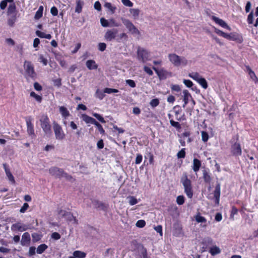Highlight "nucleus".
I'll list each match as a JSON object with an SVG mask.
<instances>
[{"instance_id":"obj_1","label":"nucleus","mask_w":258,"mask_h":258,"mask_svg":"<svg viewBox=\"0 0 258 258\" xmlns=\"http://www.w3.org/2000/svg\"><path fill=\"white\" fill-rule=\"evenodd\" d=\"M214 32L219 36L224 37L230 41H233L236 42L237 43H241L243 41V39L242 36L236 32H231L230 33H226L214 27Z\"/></svg>"},{"instance_id":"obj_2","label":"nucleus","mask_w":258,"mask_h":258,"mask_svg":"<svg viewBox=\"0 0 258 258\" xmlns=\"http://www.w3.org/2000/svg\"><path fill=\"white\" fill-rule=\"evenodd\" d=\"M180 182L184 187V192L187 197L191 199L193 196V189L191 181L188 178L187 174L186 172L183 173Z\"/></svg>"},{"instance_id":"obj_3","label":"nucleus","mask_w":258,"mask_h":258,"mask_svg":"<svg viewBox=\"0 0 258 258\" xmlns=\"http://www.w3.org/2000/svg\"><path fill=\"white\" fill-rule=\"evenodd\" d=\"M49 173L55 178H61L63 177L68 180L73 178V177L66 172L63 169L55 166L50 168Z\"/></svg>"},{"instance_id":"obj_4","label":"nucleus","mask_w":258,"mask_h":258,"mask_svg":"<svg viewBox=\"0 0 258 258\" xmlns=\"http://www.w3.org/2000/svg\"><path fill=\"white\" fill-rule=\"evenodd\" d=\"M40 126L46 135L50 136L52 134L50 120L47 114H43L40 118Z\"/></svg>"},{"instance_id":"obj_5","label":"nucleus","mask_w":258,"mask_h":258,"mask_svg":"<svg viewBox=\"0 0 258 258\" xmlns=\"http://www.w3.org/2000/svg\"><path fill=\"white\" fill-rule=\"evenodd\" d=\"M24 69L26 74V78H30L35 80L37 77V74L35 71L34 65L31 61L25 60L24 63Z\"/></svg>"},{"instance_id":"obj_6","label":"nucleus","mask_w":258,"mask_h":258,"mask_svg":"<svg viewBox=\"0 0 258 258\" xmlns=\"http://www.w3.org/2000/svg\"><path fill=\"white\" fill-rule=\"evenodd\" d=\"M168 58L170 61L175 67L186 66L187 64V60L184 57H180L175 53L169 54Z\"/></svg>"},{"instance_id":"obj_7","label":"nucleus","mask_w":258,"mask_h":258,"mask_svg":"<svg viewBox=\"0 0 258 258\" xmlns=\"http://www.w3.org/2000/svg\"><path fill=\"white\" fill-rule=\"evenodd\" d=\"M150 53L146 49L138 47L137 51V57L138 60L142 62L145 63L147 61L150 60Z\"/></svg>"},{"instance_id":"obj_8","label":"nucleus","mask_w":258,"mask_h":258,"mask_svg":"<svg viewBox=\"0 0 258 258\" xmlns=\"http://www.w3.org/2000/svg\"><path fill=\"white\" fill-rule=\"evenodd\" d=\"M53 128L56 140H63L64 139L66 135L62 127L57 122H54L53 123Z\"/></svg>"},{"instance_id":"obj_9","label":"nucleus","mask_w":258,"mask_h":258,"mask_svg":"<svg viewBox=\"0 0 258 258\" xmlns=\"http://www.w3.org/2000/svg\"><path fill=\"white\" fill-rule=\"evenodd\" d=\"M231 145L230 148L231 155L234 157H239L242 154V149L239 143L231 142Z\"/></svg>"},{"instance_id":"obj_10","label":"nucleus","mask_w":258,"mask_h":258,"mask_svg":"<svg viewBox=\"0 0 258 258\" xmlns=\"http://www.w3.org/2000/svg\"><path fill=\"white\" fill-rule=\"evenodd\" d=\"M123 24L128 29V31L132 34H140L139 30L136 27L133 23L128 19H124L122 20Z\"/></svg>"},{"instance_id":"obj_11","label":"nucleus","mask_w":258,"mask_h":258,"mask_svg":"<svg viewBox=\"0 0 258 258\" xmlns=\"http://www.w3.org/2000/svg\"><path fill=\"white\" fill-rule=\"evenodd\" d=\"M32 118L31 116H27L25 117V121L27 125V132L29 135L35 137L34 125L32 122Z\"/></svg>"},{"instance_id":"obj_12","label":"nucleus","mask_w":258,"mask_h":258,"mask_svg":"<svg viewBox=\"0 0 258 258\" xmlns=\"http://www.w3.org/2000/svg\"><path fill=\"white\" fill-rule=\"evenodd\" d=\"M118 33V30L116 29H112L108 30L104 35V39L107 41H111L114 39Z\"/></svg>"},{"instance_id":"obj_13","label":"nucleus","mask_w":258,"mask_h":258,"mask_svg":"<svg viewBox=\"0 0 258 258\" xmlns=\"http://www.w3.org/2000/svg\"><path fill=\"white\" fill-rule=\"evenodd\" d=\"M28 229V227L27 225L22 224L20 222H17L13 224L12 225L11 229L13 231H18L23 232L27 230Z\"/></svg>"},{"instance_id":"obj_14","label":"nucleus","mask_w":258,"mask_h":258,"mask_svg":"<svg viewBox=\"0 0 258 258\" xmlns=\"http://www.w3.org/2000/svg\"><path fill=\"white\" fill-rule=\"evenodd\" d=\"M211 19L222 28H225L228 30H231V28L229 27V26H228L227 24L222 19H221L215 16H212L211 17Z\"/></svg>"},{"instance_id":"obj_15","label":"nucleus","mask_w":258,"mask_h":258,"mask_svg":"<svg viewBox=\"0 0 258 258\" xmlns=\"http://www.w3.org/2000/svg\"><path fill=\"white\" fill-rule=\"evenodd\" d=\"M31 237L30 234L26 232L23 233L22 236L21 244L23 246H27L30 244Z\"/></svg>"},{"instance_id":"obj_16","label":"nucleus","mask_w":258,"mask_h":258,"mask_svg":"<svg viewBox=\"0 0 258 258\" xmlns=\"http://www.w3.org/2000/svg\"><path fill=\"white\" fill-rule=\"evenodd\" d=\"M214 197L215 199V203L219 204L220 201V197L221 194V187L219 184H217L214 191Z\"/></svg>"},{"instance_id":"obj_17","label":"nucleus","mask_w":258,"mask_h":258,"mask_svg":"<svg viewBox=\"0 0 258 258\" xmlns=\"http://www.w3.org/2000/svg\"><path fill=\"white\" fill-rule=\"evenodd\" d=\"M183 93V101L184 103L182 105L183 108H185L186 105L188 103L190 98H191V95L187 90H184Z\"/></svg>"},{"instance_id":"obj_18","label":"nucleus","mask_w":258,"mask_h":258,"mask_svg":"<svg viewBox=\"0 0 258 258\" xmlns=\"http://www.w3.org/2000/svg\"><path fill=\"white\" fill-rule=\"evenodd\" d=\"M202 172L204 182L207 183H209L212 180V177L209 169H205L203 170Z\"/></svg>"},{"instance_id":"obj_19","label":"nucleus","mask_w":258,"mask_h":258,"mask_svg":"<svg viewBox=\"0 0 258 258\" xmlns=\"http://www.w3.org/2000/svg\"><path fill=\"white\" fill-rule=\"evenodd\" d=\"M174 112L175 113L176 119L179 121H181L183 119L182 116H179V114H180L182 112V109L180 106L178 105L175 106L173 107Z\"/></svg>"},{"instance_id":"obj_20","label":"nucleus","mask_w":258,"mask_h":258,"mask_svg":"<svg viewBox=\"0 0 258 258\" xmlns=\"http://www.w3.org/2000/svg\"><path fill=\"white\" fill-rule=\"evenodd\" d=\"M3 165H4V168L5 169V170L6 174L7 176L8 177L9 180L13 184H15V178H14L13 174L11 173L9 168L7 167L6 164H4Z\"/></svg>"},{"instance_id":"obj_21","label":"nucleus","mask_w":258,"mask_h":258,"mask_svg":"<svg viewBox=\"0 0 258 258\" xmlns=\"http://www.w3.org/2000/svg\"><path fill=\"white\" fill-rule=\"evenodd\" d=\"M202 163L201 161L197 159V158H194L193 160V164L192 166V169L194 170V172H198L201 167Z\"/></svg>"},{"instance_id":"obj_22","label":"nucleus","mask_w":258,"mask_h":258,"mask_svg":"<svg viewBox=\"0 0 258 258\" xmlns=\"http://www.w3.org/2000/svg\"><path fill=\"white\" fill-rule=\"evenodd\" d=\"M86 256V253L85 252L76 250L73 253V256H70L69 258H85Z\"/></svg>"},{"instance_id":"obj_23","label":"nucleus","mask_w":258,"mask_h":258,"mask_svg":"<svg viewBox=\"0 0 258 258\" xmlns=\"http://www.w3.org/2000/svg\"><path fill=\"white\" fill-rule=\"evenodd\" d=\"M87 68L90 70H95L98 68V65L96 64L95 60L92 59L88 60L86 63Z\"/></svg>"},{"instance_id":"obj_24","label":"nucleus","mask_w":258,"mask_h":258,"mask_svg":"<svg viewBox=\"0 0 258 258\" xmlns=\"http://www.w3.org/2000/svg\"><path fill=\"white\" fill-rule=\"evenodd\" d=\"M8 15H17V8L15 3L10 4L8 8Z\"/></svg>"},{"instance_id":"obj_25","label":"nucleus","mask_w":258,"mask_h":258,"mask_svg":"<svg viewBox=\"0 0 258 258\" xmlns=\"http://www.w3.org/2000/svg\"><path fill=\"white\" fill-rule=\"evenodd\" d=\"M82 118L86 123H91L94 124L96 121V120L94 118L90 117L87 114H83Z\"/></svg>"},{"instance_id":"obj_26","label":"nucleus","mask_w":258,"mask_h":258,"mask_svg":"<svg viewBox=\"0 0 258 258\" xmlns=\"http://www.w3.org/2000/svg\"><path fill=\"white\" fill-rule=\"evenodd\" d=\"M59 112L62 116L65 118L70 116V114L68 109L64 106H60L59 108Z\"/></svg>"},{"instance_id":"obj_27","label":"nucleus","mask_w":258,"mask_h":258,"mask_svg":"<svg viewBox=\"0 0 258 258\" xmlns=\"http://www.w3.org/2000/svg\"><path fill=\"white\" fill-rule=\"evenodd\" d=\"M84 5V2L81 0H77L76 3V6L75 8V12L77 13H80L82 11V8Z\"/></svg>"},{"instance_id":"obj_28","label":"nucleus","mask_w":258,"mask_h":258,"mask_svg":"<svg viewBox=\"0 0 258 258\" xmlns=\"http://www.w3.org/2000/svg\"><path fill=\"white\" fill-rule=\"evenodd\" d=\"M195 220L198 223H206L207 219L205 217L201 216L200 213H198L195 216Z\"/></svg>"},{"instance_id":"obj_29","label":"nucleus","mask_w":258,"mask_h":258,"mask_svg":"<svg viewBox=\"0 0 258 258\" xmlns=\"http://www.w3.org/2000/svg\"><path fill=\"white\" fill-rule=\"evenodd\" d=\"M213 243V240L211 237L205 238L202 242V244L205 246V248H207L208 246L212 245ZM203 248H204L205 247L203 246Z\"/></svg>"},{"instance_id":"obj_30","label":"nucleus","mask_w":258,"mask_h":258,"mask_svg":"<svg viewBox=\"0 0 258 258\" xmlns=\"http://www.w3.org/2000/svg\"><path fill=\"white\" fill-rule=\"evenodd\" d=\"M209 252L213 256L219 254L221 252V250L219 247L217 246H213L211 247L209 250Z\"/></svg>"},{"instance_id":"obj_31","label":"nucleus","mask_w":258,"mask_h":258,"mask_svg":"<svg viewBox=\"0 0 258 258\" xmlns=\"http://www.w3.org/2000/svg\"><path fill=\"white\" fill-rule=\"evenodd\" d=\"M188 76L192 79L198 82L200 79L202 78V77L200 76V75L197 72H192L188 74Z\"/></svg>"},{"instance_id":"obj_32","label":"nucleus","mask_w":258,"mask_h":258,"mask_svg":"<svg viewBox=\"0 0 258 258\" xmlns=\"http://www.w3.org/2000/svg\"><path fill=\"white\" fill-rule=\"evenodd\" d=\"M17 20V15H12L8 19V24L10 27H13Z\"/></svg>"},{"instance_id":"obj_33","label":"nucleus","mask_w":258,"mask_h":258,"mask_svg":"<svg viewBox=\"0 0 258 258\" xmlns=\"http://www.w3.org/2000/svg\"><path fill=\"white\" fill-rule=\"evenodd\" d=\"M48 248V246L45 244H41L39 245L36 250V252L38 254H42Z\"/></svg>"},{"instance_id":"obj_34","label":"nucleus","mask_w":258,"mask_h":258,"mask_svg":"<svg viewBox=\"0 0 258 258\" xmlns=\"http://www.w3.org/2000/svg\"><path fill=\"white\" fill-rule=\"evenodd\" d=\"M171 89L172 91L175 92L177 93H175V95H180L181 94V89L179 85L176 84H172L171 86Z\"/></svg>"},{"instance_id":"obj_35","label":"nucleus","mask_w":258,"mask_h":258,"mask_svg":"<svg viewBox=\"0 0 258 258\" xmlns=\"http://www.w3.org/2000/svg\"><path fill=\"white\" fill-rule=\"evenodd\" d=\"M145 158H149V164L153 165L154 163V157L153 153L151 152H147L145 155Z\"/></svg>"},{"instance_id":"obj_36","label":"nucleus","mask_w":258,"mask_h":258,"mask_svg":"<svg viewBox=\"0 0 258 258\" xmlns=\"http://www.w3.org/2000/svg\"><path fill=\"white\" fill-rule=\"evenodd\" d=\"M104 91L102 92L99 89H97L95 92V96L97 98H98L99 100H102L105 97V95L104 94Z\"/></svg>"},{"instance_id":"obj_37","label":"nucleus","mask_w":258,"mask_h":258,"mask_svg":"<svg viewBox=\"0 0 258 258\" xmlns=\"http://www.w3.org/2000/svg\"><path fill=\"white\" fill-rule=\"evenodd\" d=\"M43 7L42 6L39 7L38 10L37 11L35 14L34 18L35 19H39L42 17Z\"/></svg>"},{"instance_id":"obj_38","label":"nucleus","mask_w":258,"mask_h":258,"mask_svg":"<svg viewBox=\"0 0 258 258\" xmlns=\"http://www.w3.org/2000/svg\"><path fill=\"white\" fill-rule=\"evenodd\" d=\"M153 70L155 72V73L157 74L159 78L161 79L163 78L164 76V71L163 69H161L159 70L158 69L156 68L155 67H152Z\"/></svg>"},{"instance_id":"obj_39","label":"nucleus","mask_w":258,"mask_h":258,"mask_svg":"<svg viewBox=\"0 0 258 258\" xmlns=\"http://www.w3.org/2000/svg\"><path fill=\"white\" fill-rule=\"evenodd\" d=\"M96 205L97 206V208H101L102 210L104 211H106L108 207V206L107 205H106L105 204L99 202L98 201H97L96 202Z\"/></svg>"},{"instance_id":"obj_40","label":"nucleus","mask_w":258,"mask_h":258,"mask_svg":"<svg viewBox=\"0 0 258 258\" xmlns=\"http://www.w3.org/2000/svg\"><path fill=\"white\" fill-rule=\"evenodd\" d=\"M199 81L198 82L204 89H206L208 87V83L206 81V80L204 78H201V79H200L199 80Z\"/></svg>"},{"instance_id":"obj_41","label":"nucleus","mask_w":258,"mask_h":258,"mask_svg":"<svg viewBox=\"0 0 258 258\" xmlns=\"http://www.w3.org/2000/svg\"><path fill=\"white\" fill-rule=\"evenodd\" d=\"M30 95L35 99V100L39 103H41L42 100V98L41 96L36 94L34 92L32 91L30 93Z\"/></svg>"},{"instance_id":"obj_42","label":"nucleus","mask_w":258,"mask_h":258,"mask_svg":"<svg viewBox=\"0 0 258 258\" xmlns=\"http://www.w3.org/2000/svg\"><path fill=\"white\" fill-rule=\"evenodd\" d=\"M159 103H160V101H159V99L155 98V99H152L150 101V105L152 108H155V107H157V106H158Z\"/></svg>"},{"instance_id":"obj_43","label":"nucleus","mask_w":258,"mask_h":258,"mask_svg":"<svg viewBox=\"0 0 258 258\" xmlns=\"http://www.w3.org/2000/svg\"><path fill=\"white\" fill-rule=\"evenodd\" d=\"M41 235L37 233L32 234V241L33 242H36L41 239Z\"/></svg>"},{"instance_id":"obj_44","label":"nucleus","mask_w":258,"mask_h":258,"mask_svg":"<svg viewBox=\"0 0 258 258\" xmlns=\"http://www.w3.org/2000/svg\"><path fill=\"white\" fill-rule=\"evenodd\" d=\"M104 7L109 9L112 14L115 13L116 7L112 6L111 3L108 2L105 3Z\"/></svg>"},{"instance_id":"obj_45","label":"nucleus","mask_w":258,"mask_h":258,"mask_svg":"<svg viewBox=\"0 0 258 258\" xmlns=\"http://www.w3.org/2000/svg\"><path fill=\"white\" fill-rule=\"evenodd\" d=\"M127 199H128V203L131 206L135 205L138 202L137 199L134 196H129Z\"/></svg>"},{"instance_id":"obj_46","label":"nucleus","mask_w":258,"mask_h":258,"mask_svg":"<svg viewBox=\"0 0 258 258\" xmlns=\"http://www.w3.org/2000/svg\"><path fill=\"white\" fill-rule=\"evenodd\" d=\"M170 123L171 126L174 127L177 130L181 128V125L178 121H175L173 119H171L170 120Z\"/></svg>"},{"instance_id":"obj_47","label":"nucleus","mask_w":258,"mask_h":258,"mask_svg":"<svg viewBox=\"0 0 258 258\" xmlns=\"http://www.w3.org/2000/svg\"><path fill=\"white\" fill-rule=\"evenodd\" d=\"M94 124L97 128L98 130L101 134L104 135L105 134V131L103 129L102 126L98 121L96 120Z\"/></svg>"},{"instance_id":"obj_48","label":"nucleus","mask_w":258,"mask_h":258,"mask_svg":"<svg viewBox=\"0 0 258 258\" xmlns=\"http://www.w3.org/2000/svg\"><path fill=\"white\" fill-rule=\"evenodd\" d=\"M131 13L135 19L138 18L140 14V10L137 9H132L130 10Z\"/></svg>"},{"instance_id":"obj_49","label":"nucleus","mask_w":258,"mask_h":258,"mask_svg":"<svg viewBox=\"0 0 258 258\" xmlns=\"http://www.w3.org/2000/svg\"><path fill=\"white\" fill-rule=\"evenodd\" d=\"M185 149L182 148L177 153V156L179 159L184 158L185 157Z\"/></svg>"},{"instance_id":"obj_50","label":"nucleus","mask_w":258,"mask_h":258,"mask_svg":"<svg viewBox=\"0 0 258 258\" xmlns=\"http://www.w3.org/2000/svg\"><path fill=\"white\" fill-rule=\"evenodd\" d=\"M92 115L96 118L101 123H105L106 121L102 116H101L100 114L97 113H92Z\"/></svg>"},{"instance_id":"obj_51","label":"nucleus","mask_w":258,"mask_h":258,"mask_svg":"<svg viewBox=\"0 0 258 258\" xmlns=\"http://www.w3.org/2000/svg\"><path fill=\"white\" fill-rule=\"evenodd\" d=\"M185 198L182 195L178 196L176 198V203L179 205H182L184 203Z\"/></svg>"},{"instance_id":"obj_52","label":"nucleus","mask_w":258,"mask_h":258,"mask_svg":"<svg viewBox=\"0 0 258 258\" xmlns=\"http://www.w3.org/2000/svg\"><path fill=\"white\" fill-rule=\"evenodd\" d=\"M202 135V140L204 142L206 143L208 141L209 136L207 132L205 131H202L201 132Z\"/></svg>"},{"instance_id":"obj_53","label":"nucleus","mask_w":258,"mask_h":258,"mask_svg":"<svg viewBox=\"0 0 258 258\" xmlns=\"http://www.w3.org/2000/svg\"><path fill=\"white\" fill-rule=\"evenodd\" d=\"M118 92V90L114 88H105L104 89V93L107 94H111L112 93H117Z\"/></svg>"},{"instance_id":"obj_54","label":"nucleus","mask_w":258,"mask_h":258,"mask_svg":"<svg viewBox=\"0 0 258 258\" xmlns=\"http://www.w3.org/2000/svg\"><path fill=\"white\" fill-rule=\"evenodd\" d=\"M247 21L248 24H253V13L252 11H251L248 15Z\"/></svg>"},{"instance_id":"obj_55","label":"nucleus","mask_w":258,"mask_h":258,"mask_svg":"<svg viewBox=\"0 0 258 258\" xmlns=\"http://www.w3.org/2000/svg\"><path fill=\"white\" fill-rule=\"evenodd\" d=\"M100 23L103 27H107L109 26V22L104 18H101L100 19Z\"/></svg>"},{"instance_id":"obj_56","label":"nucleus","mask_w":258,"mask_h":258,"mask_svg":"<svg viewBox=\"0 0 258 258\" xmlns=\"http://www.w3.org/2000/svg\"><path fill=\"white\" fill-rule=\"evenodd\" d=\"M137 227L143 228L146 225V222L144 220H139L136 224Z\"/></svg>"},{"instance_id":"obj_57","label":"nucleus","mask_w":258,"mask_h":258,"mask_svg":"<svg viewBox=\"0 0 258 258\" xmlns=\"http://www.w3.org/2000/svg\"><path fill=\"white\" fill-rule=\"evenodd\" d=\"M98 48L100 51H103L106 48V44L104 42H100L98 44Z\"/></svg>"},{"instance_id":"obj_58","label":"nucleus","mask_w":258,"mask_h":258,"mask_svg":"<svg viewBox=\"0 0 258 258\" xmlns=\"http://www.w3.org/2000/svg\"><path fill=\"white\" fill-rule=\"evenodd\" d=\"M154 230L158 233L160 236L163 235L162 226L161 225H159L157 226H155L154 228Z\"/></svg>"},{"instance_id":"obj_59","label":"nucleus","mask_w":258,"mask_h":258,"mask_svg":"<svg viewBox=\"0 0 258 258\" xmlns=\"http://www.w3.org/2000/svg\"><path fill=\"white\" fill-rule=\"evenodd\" d=\"M29 206L28 203H25L21 208L20 209V212L21 213H24L29 208Z\"/></svg>"},{"instance_id":"obj_60","label":"nucleus","mask_w":258,"mask_h":258,"mask_svg":"<svg viewBox=\"0 0 258 258\" xmlns=\"http://www.w3.org/2000/svg\"><path fill=\"white\" fill-rule=\"evenodd\" d=\"M38 60L40 62L43 63L44 66H46L47 64V60L42 55H40L39 57Z\"/></svg>"},{"instance_id":"obj_61","label":"nucleus","mask_w":258,"mask_h":258,"mask_svg":"<svg viewBox=\"0 0 258 258\" xmlns=\"http://www.w3.org/2000/svg\"><path fill=\"white\" fill-rule=\"evenodd\" d=\"M143 159V156L141 154H138L135 160V163L139 164L141 163Z\"/></svg>"},{"instance_id":"obj_62","label":"nucleus","mask_w":258,"mask_h":258,"mask_svg":"<svg viewBox=\"0 0 258 258\" xmlns=\"http://www.w3.org/2000/svg\"><path fill=\"white\" fill-rule=\"evenodd\" d=\"M143 70L149 76H152L153 75L152 70L148 67L144 66Z\"/></svg>"},{"instance_id":"obj_63","label":"nucleus","mask_w":258,"mask_h":258,"mask_svg":"<svg viewBox=\"0 0 258 258\" xmlns=\"http://www.w3.org/2000/svg\"><path fill=\"white\" fill-rule=\"evenodd\" d=\"M50 13L53 16H56L58 15V10L55 6L52 7L50 9Z\"/></svg>"},{"instance_id":"obj_64","label":"nucleus","mask_w":258,"mask_h":258,"mask_svg":"<svg viewBox=\"0 0 258 258\" xmlns=\"http://www.w3.org/2000/svg\"><path fill=\"white\" fill-rule=\"evenodd\" d=\"M183 82L187 87L190 88L193 86V83L190 80L184 79Z\"/></svg>"}]
</instances>
